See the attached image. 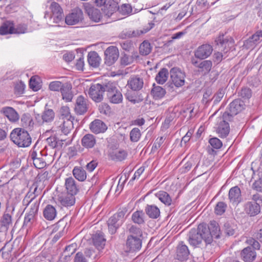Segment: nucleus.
Returning <instances> with one entry per match:
<instances>
[{
    "mask_svg": "<svg viewBox=\"0 0 262 262\" xmlns=\"http://www.w3.org/2000/svg\"><path fill=\"white\" fill-rule=\"evenodd\" d=\"M188 236L189 244L194 247L199 246L203 240L206 244H210L212 242L209 229L205 224H201L197 229H191Z\"/></svg>",
    "mask_w": 262,
    "mask_h": 262,
    "instance_id": "nucleus-1",
    "label": "nucleus"
},
{
    "mask_svg": "<svg viewBox=\"0 0 262 262\" xmlns=\"http://www.w3.org/2000/svg\"><path fill=\"white\" fill-rule=\"evenodd\" d=\"M10 138L15 144L21 147L29 146L32 141L28 132L21 128L14 129L10 134Z\"/></svg>",
    "mask_w": 262,
    "mask_h": 262,
    "instance_id": "nucleus-2",
    "label": "nucleus"
},
{
    "mask_svg": "<svg viewBox=\"0 0 262 262\" xmlns=\"http://www.w3.org/2000/svg\"><path fill=\"white\" fill-rule=\"evenodd\" d=\"M251 201L244 204V211L250 216H255L260 212L262 206V195L256 193L251 195Z\"/></svg>",
    "mask_w": 262,
    "mask_h": 262,
    "instance_id": "nucleus-3",
    "label": "nucleus"
},
{
    "mask_svg": "<svg viewBox=\"0 0 262 262\" xmlns=\"http://www.w3.org/2000/svg\"><path fill=\"white\" fill-rule=\"evenodd\" d=\"M127 211L126 208H120L118 212L111 216L107 221L108 232L111 234H115L117 229L125 221V215Z\"/></svg>",
    "mask_w": 262,
    "mask_h": 262,
    "instance_id": "nucleus-4",
    "label": "nucleus"
},
{
    "mask_svg": "<svg viewBox=\"0 0 262 262\" xmlns=\"http://www.w3.org/2000/svg\"><path fill=\"white\" fill-rule=\"evenodd\" d=\"M105 92L110 102L113 104H119L123 101V96L117 88V85L114 82H105Z\"/></svg>",
    "mask_w": 262,
    "mask_h": 262,
    "instance_id": "nucleus-5",
    "label": "nucleus"
},
{
    "mask_svg": "<svg viewBox=\"0 0 262 262\" xmlns=\"http://www.w3.org/2000/svg\"><path fill=\"white\" fill-rule=\"evenodd\" d=\"M244 107V102L241 99L233 100L229 105L227 111L224 114V118L231 121L233 116L241 112Z\"/></svg>",
    "mask_w": 262,
    "mask_h": 262,
    "instance_id": "nucleus-6",
    "label": "nucleus"
},
{
    "mask_svg": "<svg viewBox=\"0 0 262 262\" xmlns=\"http://www.w3.org/2000/svg\"><path fill=\"white\" fill-rule=\"evenodd\" d=\"M105 92V83L92 84L89 89L88 94L91 99L96 102H100L103 99V93Z\"/></svg>",
    "mask_w": 262,
    "mask_h": 262,
    "instance_id": "nucleus-7",
    "label": "nucleus"
},
{
    "mask_svg": "<svg viewBox=\"0 0 262 262\" xmlns=\"http://www.w3.org/2000/svg\"><path fill=\"white\" fill-rule=\"evenodd\" d=\"M83 19V14L82 10L76 8L66 16L65 22L68 25H74L82 21Z\"/></svg>",
    "mask_w": 262,
    "mask_h": 262,
    "instance_id": "nucleus-8",
    "label": "nucleus"
},
{
    "mask_svg": "<svg viewBox=\"0 0 262 262\" xmlns=\"http://www.w3.org/2000/svg\"><path fill=\"white\" fill-rule=\"evenodd\" d=\"M104 55L105 56V63L108 66H111L118 59L119 51L117 47L111 46L106 49Z\"/></svg>",
    "mask_w": 262,
    "mask_h": 262,
    "instance_id": "nucleus-9",
    "label": "nucleus"
},
{
    "mask_svg": "<svg viewBox=\"0 0 262 262\" xmlns=\"http://www.w3.org/2000/svg\"><path fill=\"white\" fill-rule=\"evenodd\" d=\"M215 42L219 47V50L227 53L233 46L234 41L231 37H224V35H220L216 39Z\"/></svg>",
    "mask_w": 262,
    "mask_h": 262,
    "instance_id": "nucleus-10",
    "label": "nucleus"
},
{
    "mask_svg": "<svg viewBox=\"0 0 262 262\" xmlns=\"http://www.w3.org/2000/svg\"><path fill=\"white\" fill-rule=\"evenodd\" d=\"M171 80L177 87L183 86L185 83V74L179 69L173 68L170 71Z\"/></svg>",
    "mask_w": 262,
    "mask_h": 262,
    "instance_id": "nucleus-11",
    "label": "nucleus"
},
{
    "mask_svg": "<svg viewBox=\"0 0 262 262\" xmlns=\"http://www.w3.org/2000/svg\"><path fill=\"white\" fill-rule=\"evenodd\" d=\"M50 9L52 13L50 18L53 20L54 23H58L63 19L64 14L63 10L58 3L55 2H52L50 6Z\"/></svg>",
    "mask_w": 262,
    "mask_h": 262,
    "instance_id": "nucleus-12",
    "label": "nucleus"
},
{
    "mask_svg": "<svg viewBox=\"0 0 262 262\" xmlns=\"http://www.w3.org/2000/svg\"><path fill=\"white\" fill-rule=\"evenodd\" d=\"M191 63L194 67L199 69V72L204 75L209 73L212 66V62L210 60L198 61L194 58L191 59Z\"/></svg>",
    "mask_w": 262,
    "mask_h": 262,
    "instance_id": "nucleus-13",
    "label": "nucleus"
},
{
    "mask_svg": "<svg viewBox=\"0 0 262 262\" xmlns=\"http://www.w3.org/2000/svg\"><path fill=\"white\" fill-rule=\"evenodd\" d=\"M55 117V113L52 109H45L42 113L37 114L35 116L36 120L40 124H43L45 123H48L52 122Z\"/></svg>",
    "mask_w": 262,
    "mask_h": 262,
    "instance_id": "nucleus-14",
    "label": "nucleus"
},
{
    "mask_svg": "<svg viewBox=\"0 0 262 262\" xmlns=\"http://www.w3.org/2000/svg\"><path fill=\"white\" fill-rule=\"evenodd\" d=\"M41 191L40 189H38L37 185L33 184L23 201V205L28 206L30 203L33 201L34 200H36V196L40 193Z\"/></svg>",
    "mask_w": 262,
    "mask_h": 262,
    "instance_id": "nucleus-15",
    "label": "nucleus"
},
{
    "mask_svg": "<svg viewBox=\"0 0 262 262\" xmlns=\"http://www.w3.org/2000/svg\"><path fill=\"white\" fill-rule=\"evenodd\" d=\"M43 151L37 152L35 150H31L30 152V157L33 160L35 167L38 169L43 168L46 165L45 160L42 157Z\"/></svg>",
    "mask_w": 262,
    "mask_h": 262,
    "instance_id": "nucleus-16",
    "label": "nucleus"
},
{
    "mask_svg": "<svg viewBox=\"0 0 262 262\" xmlns=\"http://www.w3.org/2000/svg\"><path fill=\"white\" fill-rule=\"evenodd\" d=\"M83 6L91 20L95 22H98L100 20L102 17V14L99 9L93 7L89 3H84Z\"/></svg>",
    "mask_w": 262,
    "mask_h": 262,
    "instance_id": "nucleus-17",
    "label": "nucleus"
},
{
    "mask_svg": "<svg viewBox=\"0 0 262 262\" xmlns=\"http://www.w3.org/2000/svg\"><path fill=\"white\" fill-rule=\"evenodd\" d=\"M73 119H59L55 122V125L58 128V131H61L64 135H67L73 128Z\"/></svg>",
    "mask_w": 262,
    "mask_h": 262,
    "instance_id": "nucleus-18",
    "label": "nucleus"
},
{
    "mask_svg": "<svg viewBox=\"0 0 262 262\" xmlns=\"http://www.w3.org/2000/svg\"><path fill=\"white\" fill-rule=\"evenodd\" d=\"M213 48L209 44H204L200 46L194 52L195 58L204 59L209 57L212 53Z\"/></svg>",
    "mask_w": 262,
    "mask_h": 262,
    "instance_id": "nucleus-19",
    "label": "nucleus"
},
{
    "mask_svg": "<svg viewBox=\"0 0 262 262\" xmlns=\"http://www.w3.org/2000/svg\"><path fill=\"white\" fill-rule=\"evenodd\" d=\"M219 123L217 127L216 132L221 138H226L229 133L230 127L228 119L224 118V115L219 120Z\"/></svg>",
    "mask_w": 262,
    "mask_h": 262,
    "instance_id": "nucleus-20",
    "label": "nucleus"
},
{
    "mask_svg": "<svg viewBox=\"0 0 262 262\" xmlns=\"http://www.w3.org/2000/svg\"><path fill=\"white\" fill-rule=\"evenodd\" d=\"M261 41L262 30H258L245 41L244 46L247 49L253 48Z\"/></svg>",
    "mask_w": 262,
    "mask_h": 262,
    "instance_id": "nucleus-21",
    "label": "nucleus"
},
{
    "mask_svg": "<svg viewBox=\"0 0 262 262\" xmlns=\"http://www.w3.org/2000/svg\"><path fill=\"white\" fill-rule=\"evenodd\" d=\"M12 225V215L7 211L5 212L0 218V231L7 234Z\"/></svg>",
    "mask_w": 262,
    "mask_h": 262,
    "instance_id": "nucleus-22",
    "label": "nucleus"
},
{
    "mask_svg": "<svg viewBox=\"0 0 262 262\" xmlns=\"http://www.w3.org/2000/svg\"><path fill=\"white\" fill-rule=\"evenodd\" d=\"M228 197L231 203L233 205H237L242 200L240 188L237 186L230 188Z\"/></svg>",
    "mask_w": 262,
    "mask_h": 262,
    "instance_id": "nucleus-23",
    "label": "nucleus"
},
{
    "mask_svg": "<svg viewBox=\"0 0 262 262\" xmlns=\"http://www.w3.org/2000/svg\"><path fill=\"white\" fill-rule=\"evenodd\" d=\"M65 227L66 225L60 221L54 225L51 233L52 234H54L52 239L53 243H56L66 233Z\"/></svg>",
    "mask_w": 262,
    "mask_h": 262,
    "instance_id": "nucleus-24",
    "label": "nucleus"
},
{
    "mask_svg": "<svg viewBox=\"0 0 262 262\" xmlns=\"http://www.w3.org/2000/svg\"><path fill=\"white\" fill-rule=\"evenodd\" d=\"M126 246L130 252H135L139 250L142 246V241L139 237H127Z\"/></svg>",
    "mask_w": 262,
    "mask_h": 262,
    "instance_id": "nucleus-25",
    "label": "nucleus"
},
{
    "mask_svg": "<svg viewBox=\"0 0 262 262\" xmlns=\"http://www.w3.org/2000/svg\"><path fill=\"white\" fill-rule=\"evenodd\" d=\"M74 110L77 114L82 115L84 114L88 110L87 99L82 95L78 96Z\"/></svg>",
    "mask_w": 262,
    "mask_h": 262,
    "instance_id": "nucleus-26",
    "label": "nucleus"
},
{
    "mask_svg": "<svg viewBox=\"0 0 262 262\" xmlns=\"http://www.w3.org/2000/svg\"><path fill=\"white\" fill-rule=\"evenodd\" d=\"M189 254L188 247L183 242H180L177 248V258L180 261H184L188 258Z\"/></svg>",
    "mask_w": 262,
    "mask_h": 262,
    "instance_id": "nucleus-27",
    "label": "nucleus"
},
{
    "mask_svg": "<svg viewBox=\"0 0 262 262\" xmlns=\"http://www.w3.org/2000/svg\"><path fill=\"white\" fill-rule=\"evenodd\" d=\"M119 9L118 3L114 0H108L107 3L101 9L105 15L110 17L114 12Z\"/></svg>",
    "mask_w": 262,
    "mask_h": 262,
    "instance_id": "nucleus-28",
    "label": "nucleus"
},
{
    "mask_svg": "<svg viewBox=\"0 0 262 262\" xmlns=\"http://www.w3.org/2000/svg\"><path fill=\"white\" fill-rule=\"evenodd\" d=\"M242 259L245 262L253 261L256 256V254L252 247H247L244 248L241 253Z\"/></svg>",
    "mask_w": 262,
    "mask_h": 262,
    "instance_id": "nucleus-29",
    "label": "nucleus"
},
{
    "mask_svg": "<svg viewBox=\"0 0 262 262\" xmlns=\"http://www.w3.org/2000/svg\"><path fill=\"white\" fill-rule=\"evenodd\" d=\"M91 130L95 134L104 133L107 129L106 124L101 120L96 119L90 125Z\"/></svg>",
    "mask_w": 262,
    "mask_h": 262,
    "instance_id": "nucleus-30",
    "label": "nucleus"
},
{
    "mask_svg": "<svg viewBox=\"0 0 262 262\" xmlns=\"http://www.w3.org/2000/svg\"><path fill=\"white\" fill-rule=\"evenodd\" d=\"M1 112L12 122H15L19 119V115L16 111L12 107H3Z\"/></svg>",
    "mask_w": 262,
    "mask_h": 262,
    "instance_id": "nucleus-31",
    "label": "nucleus"
},
{
    "mask_svg": "<svg viewBox=\"0 0 262 262\" xmlns=\"http://www.w3.org/2000/svg\"><path fill=\"white\" fill-rule=\"evenodd\" d=\"M143 80L138 76L131 77L127 81V85L133 91L141 90L143 86Z\"/></svg>",
    "mask_w": 262,
    "mask_h": 262,
    "instance_id": "nucleus-32",
    "label": "nucleus"
},
{
    "mask_svg": "<svg viewBox=\"0 0 262 262\" xmlns=\"http://www.w3.org/2000/svg\"><path fill=\"white\" fill-rule=\"evenodd\" d=\"M81 145L85 148H92L96 144V137L91 134L85 135L81 139Z\"/></svg>",
    "mask_w": 262,
    "mask_h": 262,
    "instance_id": "nucleus-33",
    "label": "nucleus"
},
{
    "mask_svg": "<svg viewBox=\"0 0 262 262\" xmlns=\"http://www.w3.org/2000/svg\"><path fill=\"white\" fill-rule=\"evenodd\" d=\"M105 241L103 234L101 232H97L93 236V244L98 251L104 248Z\"/></svg>",
    "mask_w": 262,
    "mask_h": 262,
    "instance_id": "nucleus-34",
    "label": "nucleus"
},
{
    "mask_svg": "<svg viewBox=\"0 0 262 262\" xmlns=\"http://www.w3.org/2000/svg\"><path fill=\"white\" fill-rule=\"evenodd\" d=\"M65 186L68 193L76 195L78 192L76 182L72 177H69L66 179Z\"/></svg>",
    "mask_w": 262,
    "mask_h": 262,
    "instance_id": "nucleus-35",
    "label": "nucleus"
},
{
    "mask_svg": "<svg viewBox=\"0 0 262 262\" xmlns=\"http://www.w3.org/2000/svg\"><path fill=\"white\" fill-rule=\"evenodd\" d=\"M146 214L149 217L156 219L160 215V211L159 208L155 205H147L145 208Z\"/></svg>",
    "mask_w": 262,
    "mask_h": 262,
    "instance_id": "nucleus-36",
    "label": "nucleus"
},
{
    "mask_svg": "<svg viewBox=\"0 0 262 262\" xmlns=\"http://www.w3.org/2000/svg\"><path fill=\"white\" fill-rule=\"evenodd\" d=\"M44 217L48 221H52L57 215V210L55 207L51 205H47L43 209Z\"/></svg>",
    "mask_w": 262,
    "mask_h": 262,
    "instance_id": "nucleus-37",
    "label": "nucleus"
},
{
    "mask_svg": "<svg viewBox=\"0 0 262 262\" xmlns=\"http://www.w3.org/2000/svg\"><path fill=\"white\" fill-rule=\"evenodd\" d=\"M126 233L127 234V237L132 236L134 238H140L142 235V232L141 229L132 224H128L127 225Z\"/></svg>",
    "mask_w": 262,
    "mask_h": 262,
    "instance_id": "nucleus-38",
    "label": "nucleus"
},
{
    "mask_svg": "<svg viewBox=\"0 0 262 262\" xmlns=\"http://www.w3.org/2000/svg\"><path fill=\"white\" fill-rule=\"evenodd\" d=\"M71 84L66 83H64V86L61 91L62 99L66 102H71L73 99V95L71 92Z\"/></svg>",
    "mask_w": 262,
    "mask_h": 262,
    "instance_id": "nucleus-39",
    "label": "nucleus"
},
{
    "mask_svg": "<svg viewBox=\"0 0 262 262\" xmlns=\"http://www.w3.org/2000/svg\"><path fill=\"white\" fill-rule=\"evenodd\" d=\"M152 86L151 94L154 98L156 100L162 98L166 94L165 89L161 86L156 85L155 83H154Z\"/></svg>",
    "mask_w": 262,
    "mask_h": 262,
    "instance_id": "nucleus-40",
    "label": "nucleus"
},
{
    "mask_svg": "<svg viewBox=\"0 0 262 262\" xmlns=\"http://www.w3.org/2000/svg\"><path fill=\"white\" fill-rule=\"evenodd\" d=\"M75 195L67 193L59 198V201L62 205L69 207L73 206L75 203Z\"/></svg>",
    "mask_w": 262,
    "mask_h": 262,
    "instance_id": "nucleus-41",
    "label": "nucleus"
},
{
    "mask_svg": "<svg viewBox=\"0 0 262 262\" xmlns=\"http://www.w3.org/2000/svg\"><path fill=\"white\" fill-rule=\"evenodd\" d=\"M169 72L166 68H162L157 74L155 80L160 84H164L168 79Z\"/></svg>",
    "mask_w": 262,
    "mask_h": 262,
    "instance_id": "nucleus-42",
    "label": "nucleus"
},
{
    "mask_svg": "<svg viewBox=\"0 0 262 262\" xmlns=\"http://www.w3.org/2000/svg\"><path fill=\"white\" fill-rule=\"evenodd\" d=\"M155 196L165 205L170 206L171 204L172 199L167 192L160 191L155 194Z\"/></svg>",
    "mask_w": 262,
    "mask_h": 262,
    "instance_id": "nucleus-43",
    "label": "nucleus"
},
{
    "mask_svg": "<svg viewBox=\"0 0 262 262\" xmlns=\"http://www.w3.org/2000/svg\"><path fill=\"white\" fill-rule=\"evenodd\" d=\"M100 58L98 53L95 51L89 53L88 55V61L89 64L93 67H98L99 66Z\"/></svg>",
    "mask_w": 262,
    "mask_h": 262,
    "instance_id": "nucleus-44",
    "label": "nucleus"
},
{
    "mask_svg": "<svg viewBox=\"0 0 262 262\" xmlns=\"http://www.w3.org/2000/svg\"><path fill=\"white\" fill-rule=\"evenodd\" d=\"M145 215L142 210H137L132 215V221L137 224L142 225L145 223Z\"/></svg>",
    "mask_w": 262,
    "mask_h": 262,
    "instance_id": "nucleus-45",
    "label": "nucleus"
},
{
    "mask_svg": "<svg viewBox=\"0 0 262 262\" xmlns=\"http://www.w3.org/2000/svg\"><path fill=\"white\" fill-rule=\"evenodd\" d=\"M155 24L151 22L149 23L148 24V26L145 28H144L143 30H136L133 31H128L127 32V34L129 37H137L140 36L142 34L146 33L148 31H149L151 29L153 28Z\"/></svg>",
    "mask_w": 262,
    "mask_h": 262,
    "instance_id": "nucleus-46",
    "label": "nucleus"
},
{
    "mask_svg": "<svg viewBox=\"0 0 262 262\" xmlns=\"http://www.w3.org/2000/svg\"><path fill=\"white\" fill-rule=\"evenodd\" d=\"M207 228L209 229L212 239L213 236L216 238H219L220 228L217 223L215 221H212L210 222L209 226H207Z\"/></svg>",
    "mask_w": 262,
    "mask_h": 262,
    "instance_id": "nucleus-47",
    "label": "nucleus"
},
{
    "mask_svg": "<svg viewBox=\"0 0 262 262\" xmlns=\"http://www.w3.org/2000/svg\"><path fill=\"white\" fill-rule=\"evenodd\" d=\"M14 32V24L7 21L0 27V34L4 35L8 34H13Z\"/></svg>",
    "mask_w": 262,
    "mask_h": 262,
    "instance_id": "nucleus-48",
    "label": "nucleus"
},
{
    "mask_svg": "<svg viewBox=\"0 0 262 262\" xmlns=\"http://www.w3.org/2000/svg\"><path fill=\"white\" fill-rule=\"evenodd\" d=\"M72 172L74 177L79 181L83 182L86 178V172L81 167H75Z\"/></svg>",
    "mask_w": 262,
    "mask_h": 262,
    "instance_id": "nucleus-49",
    "label": "nucleus"
},
{
    "mask_svg": "<svg viewBox=\"0 0 262 262\" xmlns=\"http://www.w3.org/2000/svg\"><path fill=\"white\" fill-rule=\"evenodd\" d=\"M195 164V161L192 159L189 160H186V159H184L180 163L181 167L180 168V170L181 172L186 173L188 172Z\"/></svg>",
    "mask_w": 262,
    "mask_h": 262,
    "instance_id": "nucleus-50",
    "label": "nucleus"
},
{
    "mask_svg": "<svg viewBox=\"0 0 262 262\" xmlns=\"http://www.w3.org/2000/svg\"><path fill=\"white\" fill-rule=\"evenodd\" d=\"M21 125L24 127L31 129L33 127V119L29 114H24L21 118Z\"/></svg>",
    "mask_w": 262,
    "mask_h": 262,
    "instance_id": "nucleus-51",
    "label": "nucleus"
},
{
    "mask_svg": "<svg viewBox=\"0 0 262 262\" xmlns=\"http://www.w3.org/2000/svg\"><path fill=\"white\" fill-rule=\"evenodd\" d=\"M151 51V46L150 43L147 40H144L140 45L139 52L142 55H147Z\"/></svg>",
    "mask_w": 262,
    "mask_h": 262,
    "instance_id": "nucleus-52",
    "label": "nucleus"
},
{
    "mask_svg": "<svg viewBox=\"0 0 262 262\" xmlns=\"http://www.w3.org/2000/svg\"><path fill=\"white\" fill-rule=\"evenodd\" d=\"M236 226L229 222H227L224 224V231L225 233L228 236L233 235L236 230Z\"/></svg>",
    "mask_w": 262,
    "mask_h": 262,
    "instance_id": "nucleus-53",
    "label": "nucleus"
},
{
    "mask_svg": "<svg viewBox=\"0 0 262 262\" xmlns=\"http://www.w3.org/2000/svg\"><path fill=\"white\" fill-rule=\"evenodd\" d=\"M60 113L61 118L59 119L66 120V119H73L74 120V118L71 115L70 110L68 106H63L60 109Z\"/></svg>",
    "mask_w": 262,
    "mask_h": 262,
    "instance_id": "nucleus-54",
    "label": "nucleus"
},
{
    "mask_svg": "<svg viewBox=\"0 0 262 262\" xmlns=\"http://www.w3.org/2000/svg\"><path fill=\"white\" fill-rule=\"evenodd\" d=\"M76 249V245L75 244H71L68 246H67L65 248V250L63 253V255L64 256V258L67 259L68 258L70 257V256L75 253Z\"/></svg>",
    "mask_w": 262,
    "mask_h": 262,
    "instance_id": "nucleus-55",
    "label": "nucleus"
},
{
    "mask_svg": "<svg viewBox=\"0 0 262 262\" xmlns=\"http://www.w3.org/2000/svg\"><path fill=\"white\" fill-rule=\"evenodd\" d=\"M64 86V84H63L61 82L58 81H52L49 84V89L52 91H59L62 90V88Z\"/></svg>",
    "mask_w": 262,
    "mask_h": 262,
    "instance_id": "nucleus-56",
    "label": "nucleus"
},
{
    "mask_svg": "<svg viewBox=\"0 0 262 262\" xmlns=\"http://www.w3.org/2000/svg\"><path fill=\"white\" fill-rule=\"evenodd\" d=\"M141 132L138 128L135 127L130 132V139L132 142H137L141 137Z\"/></svg>",
    "mask_w": 262,
    "mask_h": 262,
    "instance_id": "nucleus-57",
    "label": "nucleus"
},
{
    "mask_svg": "<svg viewBox=\"0 0 262 262\" xmlns=\"http://www.w3.org/2000/svg\"><path fill=\"white\" fill-rule=\"evenodd\" d=\"M35 214L28 213L25 216L23 226H30L34 222Z\"/></svg>",
    "mask_w": 262,
    "mask_h": 262,
    "instance_id": "nucleus-58",
    "label": "nucleus"
},
{
    "mask_svg": "<svg viewBox=\"0 0 262 262\" xmlns=\"http://www.w3.org/2000/svg\"><path fill=\"white\" fill-rule=\"evenodd\" d=\"M127 153L124 150H120L113 153V158L118 161H122L126 158Z\"/></svg>",
    "mask_w": 262,
    "mask_h": 262,
    "instance_id": "nucleus-59",
    "label": "nucleus"
},
{
    "mask_svg": "<svg viewBox=\"0 0 262 262\" xmlns=\"http://www.w3.org/2000/svg\"><path fill=\"white\" fill-rule=\"evenodd\" d=\"M29 85L30 88L34 91H38L41 87L40 83L37 80L36 78L35 77H32L31 78Z\"/></svg>",
    "mask_w": 262,
    "mask_h": 262,
    "instance_id": "nucleus-60",
    "label": "nucleus"
},
{
    "mask_svg": "<svg viewBox=\"0 0 262 262\" xmlns=\"http://www.w3.org/2000/svg\"><path fill=\"white\" fill-rule=\"evenodd\" d=\"M227 207L226 204L223 202H219L215 208V212L218 215H222L226 210Z\"/></svg>",
    "mask_w": 262,
    "mask_h": 262,
    "instance_id": "nucleus-61",
    "label": "nucleus"
},
{
    "mask_svg": "<svg viewBox=\"0 0 262 262\" xmlns=\"http://www.w3.org/2000/svg\"><path fill=\"white\" fill-rule=\"evenodd\" d=\"M209 142L211 146L215 149L220 148L223 145L222 141L216 137L211 138Z\"/></svg>",
    "mask_w": 262,
    "mask_h": 262,
    "instance_id": "nucleus-62",
    "label": "nucleus"
},
{
    "mask_svg": "<svg viewBox=\"0 0 262 262\" xmlns=\"http://www.w3.org/2000/svg\"><path fill=\"white\" fill-rule=\"evenodd\" d=\"M25 88V84L22 81L16 83L15 85V93L18 95L22 94L24 93Z\"/></svg>",
    "mask_w": 262,
    "mask_h": 262,
    "instance_id": "nucleus-63",
    "label": "nucleus"
},
{
    "mask_svg": "<svg viewBox=\"0 0 262 262\" xmlns=\"http://www.w3.org/2000/svg\"><path fill=\"white\" fill-rule=\"evenodd\" d=\"M165 139L163 137H161L159 139H156L152 148L151 151L154 152L161 147V145L163 143Z\"/></svg>",
    "mask_w": 262,
    "mask_h": 262,
    "instance_id": "nucleus-64",
    "label": "nucleus"
}]
</instances>
